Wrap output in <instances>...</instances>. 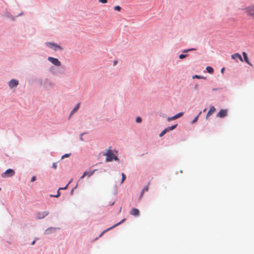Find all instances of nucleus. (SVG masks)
Here are the masks:
<instances>
[{"label":"nucleus","mask_w":254,"mask_h":254,"mask_svg":"<svg viewBox=\"0 0 254 254\" xmlns=\"http://www.w3.org/2000/svg\"><path fill=\"white\" fill-rule=\"evenodd\" d=\"M167 132H168L167 129L166 128L164 129L160 134L159 136H163Z\"/></svg>","instance_id":"nucleus-21"},{"label":"nucleus","mask_w":254,"mask_h":254,"mask_svg":"<svg viewBox=\"0 0 254 254\" xmlns=\"http://www.w3.org/2000/svg\"><path fill=\"white\" fill-rule=\"evenodd\" d=\"M243 56L245 62L246 63H247L250 65L252 66V64L250 62V61H249V60L248 59L247 53L246 52H243Z\"/></svg>","instance_id":"nucleus-13"},{"label":"nucleus","mask_w":254,"mask_h":254,"mask_svg":"<svg viewBox=\"0 0 254 254\" xmlns=\"http://www.w3.org/2000/svg\"><path fill=\"white\" fill-rule=\"evenodd\" d=\"M176 120V118H175V116H173V117H168V118H167V120H168V121H169V122H170V121H172V120Z\"/></svg>","instance_id":"nucleus-25"},{"label":"nucleus","mask_w":254,"mask_h":254,"mask_svg":"<svg viewBox=\"0 0 254 254\" xmlns=\"http://www.w3.org/2000/svg\"><path fill=\"white\" fill-rule=\"evenodd\" d=\"M206 69L207 71L209 73H212L214 71L213 68L211 66H207Z\"/></svg>","instance_id":"nucleus-15"},{"label":"nucleus","mask_w":254,"mask_h":254,"mask_svg":"<svg viewBox=\"0 0 254 254\" xmlns=\"http://www.w3.org/2000/svg\"><path fill=\"white\" fill-rule=\"evenodd\" d=\"M15 174V172L11 169H7L5 172L2 174L1 176L3 178L12 177Z\"/></svg>","instance_id":"nucleus-4"},{"label":"nucleus","mask_w":254,"mask_h":254,"mask_svg":"<svg viewBox=\"0 0 254 254\" xmlns=\"http://www.w3.org/2000/svg\"><path fill=\"white\" fill-rule=\"evenodd\" d=\"M80 139L81 140H82V141L83 140L82 134H81V135H80Z\"/></svg>","instance_id":"nucleus-37"},{"label":"nucleus","mask_w":254,"mask_h":254,"mask_svg":"<svg viewBox=\"0 0 254 254\" xmlns=\"http://www.w3.org/2000/svg\"><path fill=\"white\" fill-rule=\"evenodd\" d=\"M187 57V55H184V54H181L180 56H179V58L180 59H184L185 58H186Z\"/></svg>","instance_id":"nucleus-29"},{"label":"nucleus","mask_w":254,"mask_h":254,"mask_svg":"<svg viewBox=\"0 0 254 254\" xmlns=\"http://www.w3.org/2000/svg\"><path fill=\"white\" fill-rule=\"evenodd\" d=\"M96 171V170H94L92 171H90V172H87V175L88 177H90L91 175H92L95 172V171Z\"/></svg>","instance_id":"nucleus-22"},{"label":"nucleus","mask_w":254,"mask_h":254,"mask_svg":"<svg viewBox=\"0 0 254 254\" xmlns=\"http://www.w3.org/2000/svg\"><path fill=\"white\" fill-rule=\"evenodd\" d=\"M70 182H69V183H68V184H67V185L65 187H64V188H60L59 190H61V189H63V190L66 189L67 188V187H68V184H69Z\"/></svg>","instance_id":"nucleus-35"},{"label":"nucleus","mask_w":254,"mask_h":254,"mask_svg":"<svg viewBox=\"0 0 254 254\" xmlns=\"http://www.w3.org/2000/svg\"><path fill=\"white\" fill-rule=\"evenodd\" d=\"M216 111V109L213 106H212L210 107V109H209V111H208V112L207 113V114L206 115V119H208V118L211 116V115H212L213 114V113Z\"/></svg>","instance_id":"nucleus-11"},{"label":"nucleus","mask_w":254,"mask_h":254,"mask_svg":"<svg viewBox=\"0 0 254 254\" xmlns=\"http://www.w3.org/2000/svg\"><path fill=\"white\" fill-rule=\"evenodd\" d=\"M1 190V188H0V190Z\"/></svg>","instance_id":"nucleus-40"},{"label":"nucleus","mask_w":254,"mask_h":254,"mask_svg":"<svg viewBox=\"0 0 254 254\" xmlns=\"http://www.w3.org/2000/svg\"><path fill=\"white\" fill-rule=\"evenodd\" d=\"M60 195V192L59 191V190H58V193H57V195H52V196H54V197H59V196Z\"/></svg>","instance_id":"nucleus-30"},{"label":"nucleus","mask_w":254,"mask_h":254,"mask_svg":"<svg viewBox=\"0 0 254 254\" xmlns=\"http://www.w3.org/2000/svg\"><path fill=\"white\" fill-rule=\"evenodd\" d=\"M36 177L35 176H33V177H32L31 181V182H34L36 180Z\"/></svg>","instance_id":"nucleus-36"},{"label":"nucleus","mask_w":254,"mask_h":254,"mask_svg":"<svg viewBox=\"0 0 254 254\" xmlns=\"http://www.w3.org/2000/svg\"><path fill=\"white\" fill-rule=\"evenodd\" d=\"M184 113L183 112L179 113L177 114V115H175V117L176 119H178L180 117H181L183 115Z\"/></svg>","instance_id":"nucleus-20"},{"label":"nucleus","mask_w":254,"mask_h":254,"mask_svg":"<svg viewBox=\"0 0 254 254\" xmlns=\"http://www.w3.org/2000/svg\"><path fill=\"white\" fill-rule=\"evenodd\" d=\"M122 180L121 181V184L123 183V182L125 181V180L126 179V176L124 173L122 174Z\"/></svg>","instance_id":"nucleus-23"},{"label":"nucleus","mask_w":254,"mask_h":254,"mask_svg":"<svg viewBox=\"0 0 254 254\" xmlns=\"http://www.w3.org/2000/svg\"><path fill=\"white\" fill-rule=\"evenodd\" d=\"M46 45L48 46L49 48L53 49L55 51H57L58 50H62L63 48L59 45H58L55 43L52 42H47L46 43Z\"/></svg>","instance_id":"nucleus-3"},{"label":"nucleus","mask_w":254,"mask_h":254,"mask_svg":"<svg viewBox=\"0 0 254 254\" xmlns=\"http://www.w3.org/2000/svg\"><path fill=\"white\" fill-rule=\"evenodd\" d=\"M141 121H142V120H141V118H140V117H137L136 118V123H140L141 122Z\"/></svg>","instance_id":"nucleus-28"},{"label":"nucleus","mask_w":254,"mask_h":254,"mask_svg":"<svg viewBox=\"0 0 254 254\" xmlns=\"http://www.w3.org/2000/svg\"><path fill=\"white\" fill-rule=\"evenodd\" d=\"M130 214L134 216H138L139 214V210L137 208H133L131 210Z\"/></svg>","instance_id":"nucleus-9"},{"label":"nucleus","mask_w":254,"mask_h":254,"mask_svg":"<svg viewBox=\"0 0 254 254\" xmlns=\"http://www.w3.org/2000/svg\"><path fill=\"white\" fill-rule=\"evenodd\" d=\"M227 111L226 110H221L217 114V117L220 118H223L227 116Z\"/></svg>","instance_id":"nucleus-8"},{"label":"nucleus","mask_w":254,"mask_h":254,"mask_svg":"<svg viewBox=\"0 0 254 254\" xmlns=\"http://www.w3.org/2000/svg\"><path fill=\"white\" fill-rule=\"evenodd\" d=\"M114 9L115 10L120 11L121 9V7L120 6L117 5V6L114 7Z\"/></svg>","instance_id":"nucleus-26"},{"label":"nucleus","mask_w":254,"mask_h":254,"mask_svg":"<svg viewBox=\"0 0 254 254\" xmlns=\"http://www.w3.org/2000/svg\"><path fill=\"white\" fill-rule=\"evenodd\" d=\"M99 2L102 3H106L107 2V0H99Z\"/></svg>","instance_id":"nucleus-31"},{"label":"nucleus","mask_w":254,"mask_h":254,"mask_svg":"<svg viewBox=\"0 0 254 254\" xmlns=\"http://www.w3.org/2000/svg\"><path fill=\"white\" fill-rule=\"evenodd\" d=\"M225 68L223 67L221 69V72L223 73L224 70Z\"/></svg>","instance_id":"nucleus-39"},{"label":"nucleus","mask_w":254,"mask_h":254,"mask_svg":"<svg viewBox=\"0 0 254 254\" xmlns=\"http://www.w3.org/2000/svg\"><path fill=\"white\" fill-rule=\"evenodd\" d=\"M247 16L254 19V4L249 5L243 9Z\"/></svg>","instance_id":"nucleus-1"},{"label":"nucleus","mask_w":254,"mask_h":254,"mask_svg":"<svg viewBox=\"0 0 254 254\" xmlns=\"http://www.w3.org/2000/svg\"><path fill=\"white\" fill-rule=\"evenodd\" d=\"M125 220H126L125 219H123L122 221H121L120 222H119V223H118L117 224H116L114 225V226H113L112 227H110V228H108L107 229H106V230L104 231L101 233V234L100 235V236H102V235L104 233H105V232H107V231H108L109 230H111L112 228H114V227H116V226H117L119 225L120 224H121V223H123V222Z\"/></svg>","instance_id":"nucleus-10"},{"label":"nucleus","mask_w":254,"mask_h":254,"mask_svg":"<svg viewBox=\"0 0 254 254\" xmlns=\"http://www.w3.org/2000/svg\"><path fill=\"white\" fill-rule=\"evenodd\" d=\"M80 107V104L78 103L76 105L75 107L74 108V109L72 110V111L71 112V114L74 113L75 112H76L79 108Z\"/></svg>","instance_id":"nucleus-17"},{"label":"nucleus","mask_w":254,"mask_h":254,"mask_svg":"<svg viewBox=\"0 0 254 254\" xmlns=\"http://www.w3.org/2000/svg\"><path fill=\"white\" fill-rule=\"evenodd\" d=\"M232 59L235 60L236 58H238L241 61L243 62V59L242 56L239 53H235L231 56Z\"/></svg>","instance_id":"nucleus-12"},{"label":"nucleus","mask_w":254,"mask_h":254,"mask_svg":"<svg viewBox=\"0 0 254 254\" xmlns=\"http://www.w3.org/2000/svg\"><path fill=\"white\" fill-rule=\"evenodd\" d=\"M193 78H197V79H202V78H203V77L202 76H201L200 75H195L193 76Z\"/></svg>","instance_id":"nucleus-27"},{"label":"nucleus","mask_w":254,"mask_h":254,"mask_svg":"<svg viewBox=\"0 0 254 254\" xmlns=\"http://www.w3.org/2000/svg\"><path fill=\"white\" fill-rule=\"evenodd\" d=\"M148 186L144 188L141 192V196H142L143 195V193L145 191H148Z\"/></svg>","instance_id":"nucleus-19"},{"label":"nucleus","mask_w":254,"mask_h":254,"mask_svg":"<svg viewBox=\"0 0 254 254\" xmlns=\"http://www.w3.org/2000/svg\"><path fill=\"white\" fill-rule=\"evenodd\" d=\"M57 167V163H54L53 164V168H54L55 169H56Z\"/></svg>","instance_id":"nucleus-34"},{"label":"nucleus","mask_w":254,"mask_h":254,"mask_svg":"<svg viewBox=\"0 0 254 254\" xmlns=\"http://www.w3.org/2000/svg\"><path fill=\"white\" fill-rule=\"evenodd\" d=\"M103 155L106 156L105 160L106 162H111L113 159L115 160H118V157L114 155L111 149H108Z\"/></svg>","instance_id":"nucleus-2"},{"label":"nucleus","mask_w":254,"mask_h":254,"mask_svg":"<svg viewBox=\"0 0 254 254\" xmlns=\"http://www.w3.org/2000/svg\"><path fill=\"white\" fill-rule=\"evenodd\" d=\"M55 229H56L55 228H48L47 230H46L45 233H47V234L51 233L53 232V230H55Z\"/></svg>","instance_id":"nucleus-16"},{"label":"nucleus","mask_w":254,"mask_h":254,"mask_svg":"<svg viewBox=\"0 0 254 254\" xmlns=\"http://www.w3.org/2000/svg\"><path fill=\"white\" fill-rule=\"evenodd\" d=\"M87 175V172H85L83 175L80 177V179H82L85 176Z\"/></svg>","instance_id":"nucleus-33"},{"label":"nucleus","mask_w":254,"mask_h":254,"mask_svg":"<svg viewBox=\"0 0 254 254\" xmlns=\"http://www.w3.org/2000/svg\"><path fill=\"white\" fill-rule=\"evenodd\" d=\"M35 241H33L32 243H31V245H34L35 244Z\"/></svg>","instance_id":"nucleus-38"},{"label":"nucleus","mask_w":254,"mask_h":254,"mask_svg":"<svg viewBox=\"0 0 254 254\" xmlns=\"http://www.w3.org/2000/svg\"><path fill=\"white\" fill-rule=\"evenodd\" d=\"M18 84V81L14 79H11L8 83L9 86L10 88L16 87Z\"/></svg>","instance_id":"nucleus-7"},{"label":"nucleus","mask_w":254,"mask_h":254,"mask_svg":"<svg viewBox=\"0 0 254 254\" xmlns=\"http://www.w3.org/2000/svg\"><path fill=\"white\" fill-rule=\"evenodd\" d=\"M70 155V154H65L62 156V158H64L65 157H68Z\"/></svg>","instance_id":"nucleus-32"},{"label":"nucleus","mask_w":254,"mask_h":254,"mask_svg":"<svg viewBox=\"0 0 254 254\" xmlns=\"http://www.w3.org/2000/svg\"><path fill=\"white\" fill-rule=\"evenodd\" d=\"M49 214V212L47 211L40 212L37 213L36 218L37 219H41L45 218Z\"/></svg>","instance_id":"nucleus-6"},{"label":"nucleus","mask_w":254,"mask_h":254,"mask_svg":"<svg viewBox=\"0 0 254 254\" xmlns=\"http://www.w3.org/2000/svg\"><path fill=\"white\" fill-rule=\"evenodd\" d=\"M48 60L55 65L60 66L61 65V62L57 58L49 57Z\"/></svg>","instance_id":"nucleus-5"},{"label":"nucleus","mask_w":254,"mask_h":254,"mask_svg":"<svg viewBox=\"0 0 254 254\" xmlns=\"http://www.w3.org/2000/svg\"><path fill=\"white\" fill-rule=\"evenodd\" d=\"M201 112H200L198 113V114L196 116V117L194 119V120L191 122V124H194V123H195V122L197 121V120H198V118H199V117L200 115L201 114Z\"/></svg>","instance_id":"nucleus-18"},{"label":"nucleus","mask_w":254,"mask_h":254,"mask_svg":"<svg viewBox=\"0 0 254 254\" xmlns=\"http://www.w3.org/2000/svg\"><path fill=\"white\" fill-rule=\"evenodd\" d=\"M196 49H194V48H191V49H187V50H185L183 51V53H187V52H190V51H194Z\"/></svg>","instance_id":"nucleus-24"},{"label":"nucleus","mask_w":254,"mask_h":254,"mask_svg":"<svg viewBox=\"0 0 254 254\" xmlns=\"http://www.w3.org/2000/svg\"><path fill=\"white\" fill-rule=\"evenodd\" d=\"M177 124L176 125H173V126H172L171 127H168L166 128V129H167V131H170V130H172L173 129H174L177 126Z\"/></svg>","instance_id":"nucleus-14"}]
</instances>
